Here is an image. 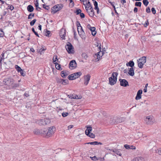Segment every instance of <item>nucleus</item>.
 Segmentation results:
<instances>
[{
	"instance_id": "obj_1",
	"label": "nucleus",
	"mask_w": 161,
	"mask_h": 161,
	"mask_svg": "<svg viewBox=\"0 0 161 161\" xmlns=\"http://www.w3.org/2000/svg\"><path fill=\"white\" fill-rule=\"evenodd\" d=\"M3 83L4 85H7L11 88L15 89L18 88L19 86V84L15 82L14 79L11 77L4 79Z\"/></svg>"
},
{
	"instance_id": "obj_2",
	"label": "nucleus",
	"mask_w": 161,
	"mask_h": 161,
	"mask_svg": "<svg viewBox=\"0 0 161 161\" xmlns=\"http://www.w3.org/2000/svg\"><path fill=\"white\" fill-rule=\"evenodd\" d=\"M118 73L116 72H113L112 74L111 77L108 78L109 84L113 86L116 83L117 80V77Z\"/></svg>"
},
{
	"instance_id": "obj_3",
	"label": "nucleus",
	"mask_w": 161,
	"mask_h": 161,
	"mask_svg": "<svg viewBox=\"0 0 161 161\" xmlns=\"http://www.w3.org/2000/svg\"><path fill=\"white\" fill-rule=\"evenodd\" d=\"M146 57L143 56L137 60L138 66L140 68H142L143 67L144 64L146 63Z\"/></svg>"
},
{
	"instance_id": "obj_4",
	"label": "nucleus",
	"mask_w": 161,
	"mask_h": 161,
	"mask_svg": "<svg viewBox=\"0 0 161 161\" xmlns=\"http://www.w3.org/2000/svg\"><path fill=\"white\" fill-rule=\"evenodd\" d=\"M65 47L69 53L73 54L74 53V47L70 42H68L67 43V44L65 46Z\"/></svg>"
},
{
	"instance_id": "obj_5",
	"label": "nucleus",
	"mask_w": 161,
	"mask_h": 161,
	"mask_svg": "<svg viewBox=\"0 0 161 161\" xmlns=\"http://www.w3.org/2000/svg\"><path fill=\"white\" fill-rule=\"evenodd\" d=\"M55 130V128L54 126H51L48 128L46 132V137L48 138L51 137L54 133Z\"/></svg>"
},
{
	"instance_id": "obj_6",
	"label": "nucleus",
	"mask_w": 161,
	"mask_h": 161,
	"mask_svg": "<svg viewBox=\"0 0 161 161\" xmlns=\"http://www.w3.org/2000/svg\"><path fill=\"white\" fill-rule=\"evenodd\" d=\"M50 119H46L37 120L36 121V122L39 125H41L48 124L50 123Z\"/></svg>"
},
{
	"instance_id": "obj_7",
	"label": "nucleus",
	"mask_w": 161,
	"mask_h": 161,
	"mask_svg": "<svg viewBox=\"0 0 161 161\" xmlns=\"http://www.w3.org/2000/svg\"><path fill=\"white\" fill-rule=\"evenodd\" d=\"M145 121L146 123L148 125H152L155 122L154 118L152 116H147Z\"/></svg>"
},
{
	"instance_id": "obj_8",
	"label": "nucleus",
	"mask_w": 161,
	"mask_h": 161,
	"mask_svg": "<svg viewBox=\"0 0 161 161\" xmlns=\"http://www.w3.org/2000/svg\"><path fill=\"white\" fill-rule=\"evenodd\" d=\"M63 7L62 4H59L54 6L52 8L51 10L53 12V14L56 13L57 11L61 9Z\"/></svg>"
},
{
	"instance_id": "obj_9",
	"label": "nucleus",
	"mask_w": 161,
	"mask_h": 161,
	"mask_svg": "<svg viewBox=\"0 0 161 161\" xmlns=\"http://www.w3.org/2000/svg\"><path fill=\"white\" fill-rule=\"evenodd\" d=\"M119 80L120 81V85L121 86L126 87L129 85L128 82L125 79H120Z\"/></svg>"
},
{
	"instance_id": "obj_10",
	"label": "nucleus",
	"mask_w": 161,
	"mask_h": 161,
	"mask_svg": "<svg viewBox=\"0 0 161 161\" xmlns=\"http://www.w3.org/2000/svg\"><path fill=\"white\" fill-rule=\"evenodd\" d=\"M77 67V64L75 60L70 61L69 64V68L71 69H73Z\"/></svg>"
},
{
	"instance_id": "obj_11",
	"label": "nucleus",
	"mask_w": 161,
	"mask_h": 161,
	"mask_svg": "<svg viewBox=\"0 0 161 161\" xmlns=\"http://www.w3.org/2000/svg\"><path fill=\"white\" fill-rule=\"evenodd\" d=\"M87 27L92 32V34L93 36H94L96 34L97 32L95 31L96 28L94 27H91L90 24H88L87 25Z\"/></svg>"
},
{
	"instance_id": "obj_12",
	"label": "nucleus",
	"mask_w": 161,
	"mask_h": 161,
	"mask_svg": "<svg viewBox=\"0 0 161 161\" xmlns=\"http://www.w3.org/2000/svg\"><path fill=\"white\" fill-rule=\"evenodd\" d=\"M91 75L89 74H87L84 76V84L85 85H87L90 80Z\"/></svg>"
},
{
	"instance_id": "obj_13",
	"label": "nucleus",
	"mask_w": 161,
	"mask_h": 161,
	"mask_svg": "<svg viewBox=\"0 0 161 161\" xmlns=\"http://www.w3.org/2000/svg\"><path fill=\"white\" fill-rule=\"evenodd\" d=\"M66 35V31L65 29H62L59 33V36L63 39H65Z\"/></svg>"
},
{
	"instance_id": "obj_14",
	"label": "nucleus",
	"mask_w": 161,
	"mask_h": 161,
	"mask_svg": "<svg viewBox=\"0 0 161 161\" xmlns=\"http://www.w3.org/2000/svg\"><path fill=\"white\" fill-rule=\"evenodd\" d=\"M142 90H139L138 91L136 96L135 98L136 100H139L141 98V94L142 93Z\"/></svg>"
},
{
	"instance_id": "obj_15",
	"label": "nucleus",
	"mask_w": 161,
	"mask_h": 161,
	"mask_svg": "<svg viewBox=\"0 0 161 161\" xmlns=\"http://www.w3.org/2000/svg\"><path fill=\"white\" fill-rule=\"evenodd\" d=\"M86 12L88 13L89 15L91 17H93L94 15V12L93 8L91 7L88 11Z\"/></svg>"
},
{
	"instance_id": "obj_16",
	"label": "nucleus",
	"mask_w": 161,
	"mask_h": 161,
	"mask_svg": "<svg viewBox=\"0 0 161 161\" xmlns=\"http://www.w3.org/2000/svg\"><path fill=\"white\" fill-rule=\"evenodd\" d=\"M124 147L127 149H131L135 150L136 149V147L133 145H129L127 144H125L124 145Z\"/></svg>"
},
{
	"instance_id": "obj_17",
	"label": "nucleus",
	"mask_w": 161,
	"mask_h": 161,
	"mask_svg": "<svg viewBox=\"0 0 161 161\" xmlns=\"http://www.w3.org/2000/svg\"><path fill=\"white\" fill-rule=\"evenodd\" d=\"M86 127L87 128V129L85 131V134L87 133V134L89 135V133H90L92 131V127L91 126H86Z\"/></svg>"
},
{
	"instance_id": "obj_18",
	"label": "nucleus",
	"mask_w": 161,
	"mask_h": 161,
	"mask_svg": "<svg viewBox=\"0 0 161 161\" xmlns=\"http://www.w3.org/2000/svg\"><path fill=\"white\" fill-rule=\"evenodd\" d=\"M40 134L45 136L46 137V132H47V129L44 128L42 129L39 130Z\"/></svg>"
},
{
	"instance_id": "obj_19",
	"label": "nucleus",
	"mask_w": 161,
	"mask_h": 161,
	"mask_svg": "<svg viewBox=\"0 0 161 161\" xmlns=\"http://www.w3.org/2000/svg\"><path fill=\"white\" fill-rule=\"evenodd\" d=\"M86 11H88L89 8H91V7L92 8V6L89 1H88L87 4L86 6H85Z\"/></svg>"
},
{
	"instance_id": "obj_20",
	"label": "nucleus",
	"mask_w": 161,
	"mask_h": 161,
	"mask_svg": "<svg viewBox=\"0 0 161 161\" xmlns=\"http://www.w3.org/2000/svg\"><path fill=\"white\" fill-rule=\"evenodd\" d=\"M58 56L56 55H55L53 57V63L54 64H58V62H59V61L58 59Z\"/></svg>"
},
{
	"instance_id": "obj_21",
	"label": "nucleus",
	"mask_w": 161,
	"mask_h": 161,
	"mask_svg": "<svg viewBox=\"0 0 161 161\" xmlns=\"http://www.w3.org/2000/svg\"><path fill=\"white\" fill-rule=\"evenodd\" d=\"M128 74L131 76H133L134 75V71L133 68H130L128 72Z\"/></svg>"
},
{
	"instance_id": "obj_22",
	"label": "nucleus",
	"mask_w": 161,
	"mask_h": 161,
	"mask_svg": "<svg viewBox=\"0 0 161 161\" xmlns=\"http://www.w3.org/2000/svg\"><path fill=\"white\" fill-rule=\"evenodd\" d=\"M126 65L127 66H130L131 68H133L134 65V63L133 61L130 60L128 63H126Z\"/></svg>"
},
{
	"instance_id": "obj_23",
	"label": "nucleus",
	"mask_w": 161,
	"mask_h": 161,
	"mask_svg": "<svg viewBox=\"0 0 161 161\" xmlns=\"http://www.w3.org/2000/svg\"><path fill=\"white\" fill-rule=\"evenodd\" d=\"M145 158L142 157H137L135 158L136 161H145Z\"/></svg>"
},
{
	"instance_id": "obj_24",
	"label": "nucleus",
	"mask_w": 161,
	"mask_h": 161,
	"mask_svg": "<svg viewBox=\"0 0 161 161\" xmlns=\"http://www.w3.org/2000/svg\"><path fill=\"white\" fill-rule=\"evenodd\" d=\"M73 74L74 75L75 79H76L80 77L82 75V73L80 72H78Z\"/></svg>"
},
{
	"instance_id": "obj_25",
	"label": "nucleus",
	"mask_w": 161,
	"mask_h": 161,
	"mask_svg": "<svg viewBox=\"0 0 161 161\" xmlns=\"http://www.w3.org/2000/svg\"><path fill=\"white\" fill-rule=\"evenodd\" d=\"M68 75V74L65 71L63 70L61 72V75L63 78H65Z\"/></svg>"
},
{
	"instance_id": "obj_26",
	"label": "nucleus",
	"mask_w": 161,
	"mask_h": 161,
	"mask_svg": "<svg viewBox=\"0 0 161 161\" xmlns=\"http://www.w3.org/2000/svg\"><path fill=\"white\" fill-rule=\"evenodd\" d=\"M27 10L30 12H32L34 10L33 7L31 5H29L27 7Z\"/></svg>"
},
{
	"instance_id": "obj_27",
	"label": "nucleus",
	"mask_w": 161,
	"mask_h": 161,
	"mask_svg": "<svg viewBox=\"0 0 161 161\" xmlns=\"http://www.w3.org/2000/svg\"><path fill=\"white\" fill-rule=\"evenodd\" d=\"M69 83V81L67 79H62L61 84L63 85H65L68 84Z\"/></svg>"
},
{
	"instance_id": "obj_28",
	"label": "nucleus",
	"mask_w": 161,
	"mask_h": 161,
	"mask_svg": "<svg viewBox=\"0 0 161 161\" xmlns=\"http://www.w3.org/2000/svg\"><path fill=\"white\" fill-rule=\"evenodd\" d=\"M68 79L70 80H73L75 79V76H74V75H73V74L69 75L68 76Z\"/></svg>"
},
{
	"instance_id": "obj_29",
	"label": "nucleus",
	"mask_w": 161,
	"mask_h": 161,
	"mask_svg": "<svg viewBox=\"0 0 161 161\" xmlns=\"http://www.w3.org/2000/svg\"><path fill=\"white\" fill-rule=\"evenodd\" d=\"M76 25H77V30H78V33H79V34H80V31H79V28L81 26L80 23L79 21H76Z\"/></svg>"
},
{
	"instance_id": "obj_30",
	"label": "nucleus",
	"mask_w": 161,
	"mask_h": 161,
	"mask_svg": "<svg viewBox=\"0 0 161 161\" xmlns=\"http://www.w3.org/2000/svg\"><path fill=\"white\" fill-rule=\"evenodd\" d=\"M112 151L115 152L116 154L119 155L120 156H121L122 155L121 153L120 152L119 150L115 149V150H113Z\"/></svg>"
},
{
	"instance_id": "obj_31",
	"label": "nucleus",
	"mask_w": 161,
	"mask_h": 161,
	"mask_svg": "<svg viewBox=\"0 0 161 161\" xmlns=\"http://www.w3.org/2000/svg\"><path fill=\"white\" fill-rule=\"evenodd\" d=\"M87 136L92 138H94L95 137V135L94 134L90 132V133H89V135L87 134V133L86 134Z\"/></svg>"
},
{
	"instance_id": "obj_32",
	"label": "nucleus",
	"mask_w": 161,
	"mask_h": 161,
	"mask_svg": "<svg viewBox=\"0 0 161 161\" xmlns=\"http://www.w3.org/2000/svg\"><path fill=\"white\" fill-rule=\"evenodd\" d=\"M15 67L17 71L18 72H19L21 71V70L22 69H21V68L18 65H16L15 66Z\"/></svg>"
},
{
	"instance_id": "obj_33",
	"label": "nucleus",
	"mask_w": 161,
	"mask_h": 161,
	"mask_svg": "<svg viewBox=\"0 0 161 161\" xmlns=\"http://www.w3.org/2000/svg\"><path fill=\"white\" fill-rule=\"evenodd\" d=\"M75 13H76V15H79L81 13V10L80 9L77 8L76 11H75Z\"/></svg>"
},
{
	"instance_id": "obj_34",
	"label": "nucleus",
	"mask_w": 161,
	"mask_h": 161,
	"mask_svg": "<svg viewBox=\"0 0 161 161\" xmlns=\"http://www.w3.org/2000/svg\"><path fill=\"white\" fill-rule=\"evenodd\" d=\"M82 57L83 58L86 59L88 57V56L86 53H82Z\"/></svg>"
},
{
	"instance_id": "obj_35",
	"label": "nucleus",
	"mask_w": 161,
	"mask_h": 161,
	"mask_svg": "<svg viewBox=\"0 0 161 161\" xmlns=\"http://www.w3.org/2000/svg\"><path fill=\"white\" fill-rule=\"evenodd\" d=\"M56 79L57 83H61L63 79H61L58 77H56Z\"/></svg>"
},
{
	"instance_id": "obj_36",
	"label": "nucleus",
	"mask_w": 161,
	"mask_h": 161,
	"mask_svg": "<svg viewBox=\"0 0 161 161\" xmlns=\"http://www.w3.org/2000/svg\"><path fill=\"white\" fill-rule=\"evenodd\" d=\"M8 9L10 10L11 11L13 10L14 9V7L12 5L8 4Z\"/></svg>"
},
{
	"instance_id": "obj_37",
	"label": "nucleus",
	"mask_w": 161,
	"mask_h": 161,
	"mask_svg": "<svg viewBox=\"0 0 161 161\" xmlns=\"http://www.w3.org/2000/svg\"><path fill=\"white\" fill-rule=\"evenodd\" d=\"M55 67L56 69L58 70H62V69H61V66L60 64H55Z\"/></svg>"
},
{
	"instance_id": "obj_38",
	"label": "nucleus",
	"mask_w": 161,
	"mask_h": 161,
	"mask_svg": "<svg viewBox=\"0 0 161 161\" xmlns=\"http://www.w3.org/2000/svg\"><path fill=\"white\" fill-rule=\"evenodd\" d=\"M36 21V19H34L32 21H31L30 23V25L31 26H33L34 25Z\"/></svg>"
},
{
	"instance_id": "obj_39",
	"label": "nucleus",
	"mask_w": 161,
	"mask_h": 161,
	"mask_svg": "<svg viewBox=\"0 0 161 161\" xmlns=\"http://www.w3.org/2000/svg\"><path fill=\"white\" fill-rule=\"evenodd\" d=\"M143 3L144 5L147 6L149 3V2L147 0H143Z\"/></svg>"
},
{
	"instance_id": "obj_40",
	"label": "nucleus",
	"mask_w": 161,
	"mask_h": 161,
	"mask_svg": "<svg viewBox=\"0 0 161 161\" xmlns=\"http://www.w3.org/2000/svg\"><path fill=\"white\" fill-rule=\"evenodd\" d=\"M34 133L36 135L40 134L39 130L38 129H35L34 131Z\"/></svg>"
},
{
	"instance_id": "obj_41",
	"label": "nucleus",
	"mask_w": 161,
	"mask_h": 161,
	"mask_svg": "<svg viewBox=\"0 0 161 161\" xmlns=\"http://www.w3.org/2000/svg\"><path fill=\"white\" fill-rule=\"evenodd\" d=\"M142 3L141 2H136L135 3V5L136 6L141 7V6Z\"/></svg>"
},
{
	"instance_id": "obj_42",
	"label": "nucleus",
	"mask_w": 161,
	"mask_h": 161,
	"mask_svg": "<svg viewBox=\"0 0 161 161\" xmlns=\"http://www.w3.org/2000/svg\"><path fill=\"white\" fill-rule=\"evenodd\" d=\"M50 31H49L47 30L46 32L45 35L46 36H47L48 37L50 36Z\"/></svg>"
},
{
	"instance_id": "obj_43",
	"label": "nucleus",
	"mask_w": 161,
	"mask_h": 161,
	"mask_svg": "<svg viewBox=\"0 0 161 161\" xmlns=\"http://www.w3.org/2000/svg\"><path fill=\"white\" fill-rule=\"evenodd\" d=\"M32 31L37 36L39 37L38 34L35 31L34 28H32Z\"/></svg>"
},
{
	"instance_id": "obj_44",
	"label": "nucleus",
	"mask_w": 161,
	"mask_h": 161,
	"mask_svg": "<svg viewBox=\"0 0 161 161\" xmlns=\"http://www.w3.org/2000/svg\"><path fill=\"white\" fill-rule=\"evenodd\" d=\"M80 35H83L85 34L84 31L83 29L82 28V27H80Z\"/></svg>"
},
{
	"instance_id": "obj_45",
	"label": "nucleus",
	"mask_w": 161,
	"mask_h": 161,
	"mask_svg": "<svg viewBox=\"0 0 161 161\" xmlns=\"http://www.w3.org/2000/svg\"><path fill=\"white\" fill-rule=\"evenodd\" d=\"M34 16V13H31L28 15V18L29 19H32V17H33Z\"/></svg>"
},
{
	"instance_id": "obj_46",
	"label": "nucleus",
	"mask_w": 161,
	"mask_h": 161,
	"mask_svg": "<svg viewBox=\"0 0 161 161\" xmlns=\"http://www.w3.org/2000/svg\"><path fill=\"white\" fill-rule=\"evenodd\" d=\"M19 72H20V75L23 76H24L25 75V72L22 69Z\"/></svg>"
},
{
	"instance_id": "obj_47",
	"label": "nucleus",
	"mask_w": 161,
	"mask_h": 161,
	"mask_svg": "<svg viewBox=\"0 0 161 161\" xmlns=\"http://www.w3.org/2000/svg\"><path fill=\"white\" fill-rule=\"evenodd\" d=\"M95 7L94 8V9H97L98 7V3L96 1H95L93 3Z\"/></svg>"
},
{
	"instance_id": "obj_48",
	"label": "nucleus",
	"mask_w": 161,
	"mask_h": 161,
	"mask_svg": "<svg viewBox=\"0 0 161 161\" xmlns=\"http://www.w3.org/2000/svg\"><path fill=\"white\" fill-rule=\"evenodd\" d=\"M5 53L3 52L2 54L1 55V56H2V57L1 56L0 57V59L1 60V61H2L3 60L5 59L4 58V55Z\"/></svg>"
},
{
	"instance_id": "obj_49",
	"label": "nucleus",
	"mask_w": 161,
	"mask_h": 161,
	"mask_svg": "<svg viewBox=\"0 0 161 161\" xmlns=\"http://www.w3.org/2000/svg\"><path fill=\"white\" fill-rule=\"evenodd\" d=\"M69 114L68 112H63L62 114V115L63 117H66Z\"/></svg>"
},
{
	"instance_id": "obj_50",
	"label": "nucleus",
	"mask_w": 161,
	"mask_h": 161,
	"mask_svg": "<svg viewBox=\"0 0 161 161\" xmlns=\"http://www.w3.org/2000/svg\"><path fill=\"white\" fill-rule=\"evenodd\" d=\"M148 20V19H147L146 21H145V23L144 24V26L145 27H146L147 26H148L149 25Z\"/></svg>"
},
{
	"instance_id": "obj_51",
	"label": "nucleus",
	"mask_w": 161,
	"mask_h": 161,
	"mask_svg": "<svg viewBox=\"0 0 161 161\" xmlns=\"http://www.w3.org/2000/svg\"><path fill=\"white\" fill-rule=\"evenodd\" d=\"M82 1L83 2V4L84 6H86V4H87V3H88L87 0H83Z\"/></svg>"
},
{
	"instance_id": "obj_52",
	"label": "nucleus",
	"mask_w": 161,
	"mask_h": 161,
	"mask_svg": "<svg viewBox=\"0 0 161 161\" xmlns=\"http://www.w3.org/2000/svg\"><path fill=\"white\" fill-rule=\"evenodd\" d=\"M94 145H102V143L100 142H94Z\"/></svg>"
},
{
	"instance_id": "obj_53",
	"label": "nucleus",
	"mask_w": 161,
	"mask_h": 161,
	"mask_svg": "<svg viewBox=\"0 0 161 161\" xmlns=\"http://www.w3.org/2000/svg\"><path fill=\"white\" fill-rule=\"evenodd\" d=\"M156 153H158L159 154L161 155V148L157 150L156 151Z\"/></svg>"
},
{
	"instance_id": "obj_54",
	"label": "nucleus",
	"mask_w": 161,
	"mask_h": 161,
	"mask_svg": "<svg viewBox=\"0 0 161 161\" xmlns=\"http://www.w3.org/2000/svg\"><path fill=\"white\" fill-rule=\"evenodd\" d=\"M151 11L153 14H156V11L154 8H152L151 9Z\"/></svg>"
},
{
	"instance_id": "obj_55",
	"label": "nucleus",
	"mask_w": 161,
	"mask_h": 161,
	"mask_svg": "<svg viewBox=\"0 0 161 161\" xmlns=\"http://www.w3.org/2000/svg\"><path fill=\"white\" fill-rule=\"evenodd\" d=\"M80 17L81 18H84L85 17V15L83 13H80Z\"/></svg>"
},
{
	"instance_id": "obj_56",
	"label": "nucleus",
	"mask_w": 161,
	"mask_h": 161,
	"mask_svg": "<svg viewBox=\"0 0 161 161\" xmlns=\"http://www.w3.org/2000/svg\"><path fill=\"white\" fill-rule=\"evenodd\" d=\"M146 11L147 13H150L151 12L150 9L149 7H147L146 8Z\"/></svg>"
},
{
	"instance_id": "obj_57",
	"label": "nucleus",
	"mask_w": 161,
	"mask_h": 161,
	"mask_svg": "<svg viewBox=\"0 0 161 161\" xmlns=\"http://www.w3.org/2000/svg\"><path fill=\"white\" fill-rule=\"evenodd\" d=\"M35 7H36V10H38L37 8L39 5V3L38 2V0H36V3H35Z\"/></svg>"
},
{
	"instance_id": "obj_58",
	"label": "nucleus",
	"mask_w": 161,
	"mask_h": 161,
	"mask_svg": "<svg viewBox=\"0 0 161 161\" xmlns=\"http://www.w3.org/2000/svg\"><path fill=\"white\" fill-rule=\"evenodd\" d=\"M1 31V33L0 32V37H3L4 35V33L2 30Z\"/></svg>"
},
{
	"instance_id": "obj_59",
	"label": "nucleus",
	"mask_w": 161,
	"mask_h": 161,
	"mask_svg": "<svg viewBox=\"0 0 161 161\" xmlns=\"http://www.w3.org/2000/svg\"><path fill=\"white\" fill-rule=\"evenodd\" d=\"M92 158V159L93 160H97L96 156H94L93 157H91Z\"/></svg>"
},
{
	"instance_id": "obj_60",
	"label": "nucleus",
	"mask_w": 161,
	"mask_h": 161,
	"mask_svg": "<svg viewBox=\"0 0 161 161\" xmlns=\"http://www.w3.org/2000/svg\"><path fill=\"white\" fill-rule=\"evenodd\" d=\"M120 2L122 4L124 5L125 3H126V1L125 0H122L120 1Z\"/></svg>"
},
{
	"instance_id": "obj_61",
	"label": "nucleus",
	"mask_w": 161,
	"mask_h": 161,
	"mask_svg": "<svg viewBox=\"0 0 161 161\" xmlns=\"http://www.w3.org/2000/svg\"><path fill=\"white\" fill-rule=\"evenodd\" d=\"M86 144L94 145V142H87V143H85V144Z\"/></svg>"
},
{
	"instance_id": "obj_62",
	"label": "nucleus",
	"mask_w": 161,
	"mask_h": 161,
	"mask_svg": "<svg viewBox=\"0 0 161 161\" xmlns=\"http://www.w3.org/2000/svg\"><path fill=\"white\" fill-rule=\"evenodd\" d=\"M73 127V125H70L68 126V129L69 130L72 129Z\"/></svg>"
},
{
	"instance_id": "obj_63",
	"label": "nucleus",
	"mask_w": 161,
	"mask_h": 161,
	"mask_svg": "<svg viewBox=\"0 0 161 161\" xmlns=\"http://www.w3.org/2000/svg\"><path fill=\"white\" fill-rule=\"evenodd\" d=\"M138 9L136 7H135L134 9V12L136 13L137 12Z\"/></svg>"
},
{
	"instance_id": "obj_64",
	"label": "nucleus",
	"mask_w": 161,
	"mask_h": 161,
	"mask_svg": "<svg viewBox=\"0 0 161 161\" xmlns=\"http://www.w3.org/2000/svg\"><path fill=\"white\" fill-rule=\"evenodd\" d=\"M0 1L2 3V4H3L5 3L7 5H8V4H7L6 2H5L4 1H3L2 0H0Z\"/></svg>"
}]
</instances>
